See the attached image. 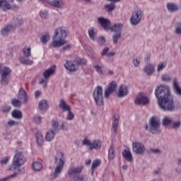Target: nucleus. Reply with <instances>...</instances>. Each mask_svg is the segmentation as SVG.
I'll list each match as a JSON object with an SVG mask.
<instances>
[{
    "label": "nucleus",
    "instance_id": "nucleus-43",
    "mask_svg": "<svg viewBox=\"0 0 181 181\" xmlns=\"http://www.w3.org/2000/svg\"><path fill=\"white\" fill-rule=\"evenodd\" d=\"M40 40L42 43H43L44 45H46V43H47V42L50 40V34L47 33H45L41 37Z\"/></svg>",
    "mask_w": 181,
    "mask_h": 181
},
{
    "label": "nucleus",
    "instance_id": "nucleus-11",
    "mask_svg": "<svg viewBox=\"0 0 181 181\" xmlns=\"http://www.w3.org/2000/svg\"><path fill=\"white\" fill-rule=\"evenodd\" d=\"M83 170V167H71L69 168V170L68 171V174L70 176V177H73L74 180L78 177L80 173H81V171Z\"/></svg>",
    "mask_w": 181,
    "mask_h": 181
},
{
    "label": "nucleus",
    "instance_id": "nucleus-4",
    "mask_svg": "<svg viewBox=\"0 0 181 181\" xmlns=\"http://www.w3.org/2000/svg\"><path fill=\"white\" fill-rule=\"evenodd\" d=\"M54 162L56 165L54 172L51 173L50 180H55L59 177V175L63 171L66 159L63 153H57L54 158Z\"/></svg>",
    "mask_w": 181,
    "mask_h": 181
},
{
    "label": "nucleus",
    "instance_id": "nucleus-23",
    "mask_svg": "<svg viewBox=\"0 0 181 181\" xmlns=\"http://www.w3.org/2000/svg\"><path fill=\"white\" fill-rule=\"evenodd\" d=\"M38 108L40 111H47L49 110V102L47 100H42L38 102Z\"/></svg>",
    "mask_w": 181,
    "mask_h": 181
},
{
    "label": "nucleus",
    "instance_id": "nucleus-15",
    "mask_svg": "<svg viewBox=\"0 0 181 181\" xmlns=\"http://www.w3.org/2000/svg\"><path fill=\"white\" fill-rule=\"evenodd\" d=\"M117 90V83L115 81H112L110 86L105 90V98H109L110 94H112Z\"/></svg>",
    "mask_w": 181,
    "mask_h": 181
},
{
    "label": "nucleus",
    "instance_id": "nucleus-38",
    "mask_svg": "<svg viewBox=\"0 0 181 181\" xmlns=\"http://www.w3.org/2000/svg\"><path fill=\"white\" fill-rule=\"evenodd\" d=\"M121 36H122V33H115L112 36V42H113L114 45L118 44V40L121 39Z\"/></svg>",
    "mask_w": 181,
    "mask_h": 181
},
{
    "label": "nucleus",
    "instance_id": "nucleus-7",
    "mask_svg": "<svg viewBox=\"0 0 181 181\" xmlns=\"http://www.w3.org/2000/svg\"><path fill=\"white\" fill-rule=\"evenodd\" d=\"M93 98L95 100V103L96 105L101 107V105H104V97L103 96V87L97 86L93 90Z\"/></svg>",
    "mask_w": 181,
    "mask_h": 181
},
{
    "label": "nucleus",
    "instance_id": "nucleus-34",
    "mask_svg": "<svg viewBox=\"0 0 181 181\" xmlns=\"http://www.w3.org/2000/svg\"><path fill=\"white\" fill-rule=\"evenodd\" d=\"M35 138H36V142L38 145V146H42L43 145V134H42V132H37L35 134Z\"/></svg>",
    "mask_w": 181,
    "mask_h": 181
},
{
    "label": "nucleus",
    "instance_id": "nucleus-61",
    "mask_svg": "<svg viewBox=\"0 0 181 181\" xmlns=\"http://www.w3.org/2000/svg\"><path fill=\"white\" fill-rule=\"evenodd\" d=\"M12 107L11 106H4L1 107V111L6 114H8Z\"/></svg>",
    "mask_w": 181,
    "mask_h": 181
},
{
    "label": "nucleus",
    "instance_id": "nucleus-40",
    "mask_svg": "<svg viewBox=\"0 0 181 181\" xmlns=\"http://www.w3.org/2000/svg\"><path fill=\"white\" fill-rule=\"evenodd\" d=\"M11 115L13 118L21 119V118H22V112H21V110H14L11 112Z\"/></svg>",
    "mask_w": 181,
    "mask_h": 181
},
{
    "label": "nucleus",
    "instance_id": "nucleus-52",
    "mask_svg": "<svg viewBox=\"0 0 181 181\" xmlns=\"http://www.w3.org/2000/svg\"><path fill=\"white\" fill-rule=\"evenodd\" d=\"M166 62H160L157 66V71H162L166 67Z\"/></svg>",
    "mask_w": 181,
    "mask_h": 181
},
{
    "label": "nucleus",
    "instance_id": "nucleus-42",
    "mask_svg": "<svg viewBox=\"0 0 181 181\" xmlns=\"http://www.w3.org/2000/svg\"><path fill=\"white\" fill-rule=\"evenodd\" d=\"M20 62L21 64H24L25 66H29L33 64V62L28 58L21 57L20 58Z\"/></svg>",
    "mask_w": 181,
    "mask_h": 181
},
{
    "label": "nucleus",
    "instance_id": "nucleus-22",
    "mask_svg": "<svg viewBox=\"0 0 181 181\" xmlns=\"http://www.w3.org/2000/svg\"><path fill=\"white\" fill-rule=\"evenodd\" d=\"M118 124H119V115H115L113 116V122H112V129L114 134H117L118 132Z\"/></svg>",
    "mask_w": 181,
    "mask_h": 181
},
{
    "label": "nucleus",
    "instance_id": "nucleus-33",
    "mask_svg": "<svg viewBox=\"0 0 181 181\" xmlns=\"http://www.w3.org/2000/svg\"><path fill=\"white\" fill-rule=\"evenodd\" d=\"M155 70V68L153 67V65L151 64H148L144 67V71L146 73L147 76H152L153 74V71Z\"/></svg>",
    "mask_w": 181,
    "mask_h": 181
},
{
    "label": "nucleus",
    "instance_id": "nucleus-36",
    "mask_svg": "<svg viewBox=\"0 0 181 181\" xmlns=\"http://www.w3.org/2000/svg\"><path fill=\"white\" fill-rule=\"evenodd\" d=\"M173 122V119L169 117H165L162 120L163 127H169V125H172Z\"/></svg>",
    "mask_w": 181,
    "mask_h": 181
},
{
    "label": "nucleus",
    "instance_id": "nucleus-2",
    "mask_svg": "<svg viewBox=\"0 0 181 181\" xmlns=\"http://www.w3.org/2000/svg\"><path fill=\"white\" fill-rule=\"evenodd\" d=\"M26 162V158L23 156V153L21 151H16L13 158L11 165L10 166L8 170H15V173L11 175H8L4 178L0 179V181H8L9 179H15L18 176V173L22 172V165Z\"/></svg>",
    "mask_w": 181,
    "mask_h": 181
},
{
    "label": "nucleus",
    "instance_id": "nucleus-63",
    "mask_svg": "<svg viewBox=\"0 0 181 181\" xmlns=\"http://www.w3.org/2000/svg\"><path fill=\"white\" fill-rule=\"evenodd\" d=\"M132 62L135 67H139V64L141 63V61L139 59L134 58Z\"/></svg>",
    "mask_w": 181,
    "mask_h": 181
},
{
    "label": "nucleus",
    "instance_id": "nucleus-27",
    "mask_svg": "<svg viewBox=\"0 0 181 181\" xmlns=\"http://www.w3.org/2000/svg\"><path fill=\"white\" fill-rule=\"evenodd\" d=\"M88 33L90 40H92V42H95L97 39V31L95 30V28L93 27L90 28L88 30Z\"/></svg>",
    "mask_w": 181,
    "mask_h": 181
},
{
    "label": "nucleus",
    "instance_id": "nucleus-24",
    "mask_svg": "<svg viewBox=\"0 0 181 181\" xmlns=\"http://www.w3.org/2000/svg\"><path fill=\"white\" fill-rule=\"evenodd\" d=\"M59 108H62V111L65 112L66 111H69V110H71V107L66 103V100L64 99H60L59 100Z\"/></svg>",
    "mask_w": 181,
    "mask_h": 181
},
{
    "label": "nucleus",
    "instance_id": "nucleus-19",
    "mask_svg": "<svg viewBox=\"0 0 181 181\" xmlns=\"http://www.w3.org/2000/svg\"><path fill=\"white\" fill-rule=\"evenodd\" d=\"M64 67L65 69H66V70L71 72L77 71V70H78V67L76 66V63H74V61H66V62L64 64Z\"/></svg>",
    "mask_w": 181,
    "mask_h": 181
},
{
    "label": "nucleus",
    "instance_id": "nucleus-5",
    "mask_svg": "<svg viewBox=\"0 0 181 181\" xmlns=\"http://www.w3.org/2000/svg\"><path fill=\"white\" fill-rule=\"evenodd\" d=\"M146 131L152 134V135H160L162 134V128H160V119L157 117L153 116L150 118L148 124L144 126Z\"/></svg>",
    "mask_w": 181,
    "mask_h": 181
},
{
    "label": "nucleus",
    "instance_id": "nucleus-60",
    "mask_svg": "<svg viewBox=\"0 0 181 181\" xmlns=\"http://www.w3.org/2000/svg\"><path fill=\"white\" fill-rule=\"evenodd\" d=\"M16 125H19V122H16L14 120H9L7 122V127H16Z\"/></svg>",
    "mask_w": 181,
    "mask_h": 181
},
{
    "label": "nucleus",
    "instance_id": "nucleus-44",
    "mask_svg": "<svg viewBox=\"0 0 181 181\" xmlns=\"http://www.w3.org/2000/svg\"><path fill=\"white\" fill-rule=\"evenodd\" d=\"M85 49L87 52L88 56H89V57H91V59H93L94 57V50L93 49V48L90 47H87V46H84Z\"/></svg>",
    "mask_w": 181,
    "mask_h": 181
},
{
    "label": "nucleus",
    "instance_id": "nucleus-57",
    "mask_svg": "<svg viewBox=\"0 0 181 181\" xmlns=\"http://www.w3.org/2000/svg\"><path fill=\"white\" fill-rule=\"evenodd\" d=\"M23 54L25 57H30V47L23 49Z\"/></svg>",
    "mask_w": 181,
    "mask_h": 181
},
{
    "label": "nucleus",
    "instance_id": "nucleus-62",
    "mask_svg": "<svg viewBox=\"0 0 181 181\" xmlns=\"http://www.w3.org/2000/svg\"><path fill=\"white\" fill-rule=\"evenodd\" d=\"M9 162V157H4L0 160L1 165H7Z\"/></svg>",
    "mask_w": 181,
    "mask_h": 181
},
{
    "label": "nucleus",
    "instance_id": "nucleus-50",
    "mask_svg": "<svg viewBox=\"0 0 181 181\" xmlns=\"http://www.w3.org/2000/svg\"><path fill=\"white\" fill-rule=\"evenodd\" d=\"M11 104L13 105V107H21L22 105V101L13 98L11 100Z\"/></svg>",
    "mask_w": 181,
    "mask_h": 181
},
{
    "label": "nucleus",
    "instance_id": "nucleus-64",
    "mask_svg": "<svg viewBox=\"0 0 181 181\" xmlns=\"http://www.w3.org/2000/svg\"><path fill=\"white\" fill-rule=\"evenodd\" d=\"M34 121L36 124H40L42 122V117L36 115L34 117Z\"/></svg>",
    "mask_w": 181,
    "mask_h": 181
},
{
    "label": "nucleus",
    "instance_id": "nucleus-35",
    "mask_svg": "<svg viewBox=\"0 0 181 181\" xmlns=\"http://www.w3.org/2000/svg\"><path fill=\"white\" fill-rule=\"evenodd\" d=\"M115 158V148L114 145H111L108 150V159L109 160H114Z\"/></svg>",
    "mask_w": 181,
    "mask_h": 181
},
{
    "label": "nucleus",
    "instance_id": "nucleus-41",
    "mask_svg": "<svg viewBox=\"0 0 181 181\" xmlns=\"http://www.w3.org/2000/svg\"><path fill=\"white\" fill-rule=\"evenodd\" d=\"M43 168V165H42V163L40 162H34L33 164V169L35 170V172H40Z\"/></svg>",
    "mask_w": 181,
    "mask_h": 181
},
{
    "label": "nucleus",
    "instance_id": "nucleus-53",
    "mask_svg": "<svg viewBox=\"0 0 181 181\" xmlns=\"http://www.w3.org/2000/svg\"><path fill=\"white\" fill-rule=\"evenodd\" d=\"M93 67L96 70L97 73H98V74L103 76L104 71H103V66L99 65H94Z\"/></svg>",
    "mask_w": 181,
    "mask_h": 181
},
{
    "label": "nucleus",
    "instance_id": "nucleus-48",
    "mask_svg": "<svg viewBox=\"0 0 181 181\" xmlns=\"http://www.w3.org/2000/svg\"><path fill=\"white\" fill-rule=\"evenodd\" d=\"M104 8L107 11V12L111 13L114 9H115V4H106L104 6Z\"/></svg>",
    "mask_w": 181,
    "mask_h": 181
},
{
    "label": "nucleus",
    "instance_id": "nucleus-18",
    "mask_svg": "<svg viewBox=\"0 0 181 181\" xmlns=\"http://www.w3.org/2000/svg\"><path fill=\"white\" fill-rule=\"evenodd\" d=\"M129 93V90L128 89V86L125 85H121L119 89V91L117 93V97L119 98H122V97H125L128 95Z\"/></svg>",
    "mask_w": 181,
    "mask_h": 181
},
{
    "label": "nucleus",
    "instance_id": "nucleus-45",
    "mask_svg": "<svg viewBox=\"0 0 181 181\" xmlns=\"http://www.w3.org/2000/svg\"><path fill=\"white\" fill-rule=\"evenodd\" d=\"M181 127V121H173V123L171 124L172 129H179Z\"/></svg>",
    "mask_w": 181,
    "mask_h": 181
},
{
    "label": "nucleus",
    "instance_id": "nucleus-10",
    "mask_svg": "<svg viewBox=\"0 0 181 181\" xmlns=\"http://www.w3.org/2000/svg\"><path fill=\"white\" fill-rule=\"evenodd\" d=\"M53 74H54V69L53 68H49L42 73L44 78L40 79V84H43L44 88H46V87H47L46 80H47V78H49L51 76H53Z\"/></svg>",
    "mask_w": 181,
    "mask_h": 181
},
{
    "label": "nucleus",
    "instance_id": "nucleus-49",
    "mask_svg": "<svg viewBox=\"0 0 181 181\" xmlns=\"http://www.w3.org/2000/svg\"><path fill=\"white\" fill-rule=\"evenodd\" d=\"M98 43L100 46H104L107 43V40L105 39V37H104L103 35L100 36L98 40Z\"/></svg>",
    "mask_w": 181,
    "mask_h": 181
},
{
    "label": "nucleus",
    "instance_id": "nucleus-55",
    "mask_svg": "<svg viewBox=\"0 0 181 181\" xmlns=\"http://www.w3.org/2000/svg\"><path fill=\"white\" fill-rule=\"evenodd\" d=\"M40 16L42 19H47V17L49 16V12H47V11H46V10H42L40 13Z\"/></svg>",
    "mask_w": 181,
    "mask_h": 181
},
{
    "label": "nucleus",
    "instance_id": "nucleus-54",
    "mask_svg": "<svg viewBox=\"0 0 181 181\" xmlns=\"http://www.w3.org/2000/svg\"><path fill=\"white\" fill-rule=\"evenodd\" d=\"M74 180L75 181H88V177L85 175H78L76 178H74Z\"/></svg>",
    "mask_w": 181,
    "mask_h": 181
},
{
    "label": "nucleus",
    "instance_id": "nucleus-20",
    "mask_svg": "<svg viewBox=\"0 0 181 181\" xmlns=\"http://www.w3.org/2000/svg\"><path fill=\"white\" fill-rule=\"evenodd\" d=\"M12 2H9V0H0V9L2 11H9L12 9Z\"/></svg>",
    "mask_w": 181,
    "mask_h": 181
},
{
    "label": "nucleus",
    "instance_id": "nucleus-6",
    "mask_svg": "<svg viewBox=\"0 0 181 181\" xmlns=\"http://www.w3.org/2000/svg\"><path fill=\"white\" fill-rule=\"evenodd\" d=\"M11 71L9 67H2V64H0L1 84L2 86H8V84H9V77H11Z\"/></svg>",
    "mask_w": 181,
    "mask_h": 181
},
{
    "label": "nucleus",
    "instance_id": "nucleus-16",
    "mask_svg": "<svg viewBox=\"0 0 181 181\" xmlns=\"http://www.w3.org/2000/svg\"><path fill=\"white\" fill-rule=\"evenodd\" d=\"M17 97L18 100H23L22 101L23 104H28L29 97L28 96V93H26V90H25L23 88H21L19 89Z\"/></svg>",
    "mask_w": 181,
    "mask_h": 181
},
{
    "label": "nucleus",
    "instance_id": "nucleus-28",
    "mask_svg": "<svg viewBox=\"0 0 181 181\" xmlns=\"http://www.w3.org/2000/svg\"><path fill=\"white\" fill-rule=\"evenodd\" d=\"M122 155L127 162H132V160H134V158L132 157V154L129 150H124Z\"/></svg>",
    "mask_w": 181,
    "mask_h": 181
},
{
    "label": "nucleus",
    "instance_id": "nucleus-30",
    "mask_svg": "<svg viewBox=\"0 0 181 181\" xmlns=\"http://www.w3.org/2000/svg\"><path fill=\"white\" fill-rule=\"evenodd\" d=\"M89 149L90 151H93V149H101V141L100 140H94L91 143L90 146H89Z\"/></svg>",
    "mask_w": 181,
    "mask_h": 181
},
{
    "label": "nucleus",
    "instance_id": "nucleus-1",
    "mask_svg": "<svg viewBox=\"0 0 181 181\" xmlns=\"http://www.w3.org/2000/svg\"><path fill=\"white\" fill-rule=\"evenodd\" d=\"M155 95L158 99V105L162 111L173 112L176 111V103L170 92V88L167 85L157 86L155 90Z\"/></svg>",
    "mask_w": 181,
    "mask_h": 181
},
{
    "label": "nucleus",
    "instance_id": "nucleus-17",
    "mask_svg": "<svg viewBox=\"0 0 181 181\" xmlns=\"http://www.w3.org/2000/svg\"><path fill=\"white\" fill-rule=\"evenodd\" d=\"M135 104H136V105H141V104H143V105H146V104H149V99L146 98V96L141 94L137 97V98H136Z\"/></svg>",
    "mask_w": 181,
    "mask_h": 181
},
{
    "label": "nucleus",
    "instance_id": "nucleus-32",
    "mask_svg": "<svg viewBox=\"0 0 181 181\" xmlns=\"http://www.w3.org/2000/svg\"><path fill=\"white\" fill-rule=\"evenodd\" d=\"M23 25V20L22 18L17 17L16 18H14L13 22L12 24H11V26L14 27V30L16 29V28H19V26H22Z\"/></svg>",
    "mask_w": 181,
    "mask_h": 181
},
{
    "label": "nucleus",
    "instance_id": "nucleus-8",
    "mask_svg": "<svg viewBox=\"0 0 181 181\" xmlns=\"http://www.w3.org/2000/svg\"><path fill=\"white\" fill-rule=\"evenodd\" d=\"M144 17V11L142 10H137L134 11L132 13V16L130 18V23L132 26H138L141 21H142V18Z\"/></svg>",
    "mask_w": 181,
    "mask_h": 181
},
{
    "label": "nucleus",
    "instance_id": "nucleus-29",
    "mask_svg": "<svg viewBox=\"0 0 181 181\" xmlns=\"http://www.w3.org/2000/svg\"><path fill=\"white\" fill-rule=\"evenodd\" d=\"M166 8L168 12L175 13L179 11V7L175 3L170 2L166 5Z\"/></svg>",
    "mask_w": 181,
    "mask_h": 181
},
{
    "label": "nucleus",
    "instance_id": "nucleus-39",
    "mask_svg": "<svg viewBox=\"0 0 181 181\" xmlns=\"http://www.w3.org/2000/svg\"><path fill=\"white\" fill-rule=\"evenodd\" d=\"M99 165H101V160L96 159L93 161L91 166V175L94 174V170L96 168H98Z\"/></svg>",
    "mask_w": 181,
    "mask_h": 181
},
{
    "label": "nucleus",
    "instance_id": "nucleus-3",
    "mask_svg": "<svg viewBox=\"0 0 181 181\" xmlns=\"http://www.w3.org/2000/svg\"><path fill=\"white\" fill-rule=\"evenodd\" d=\"M54 36L52 37L53 42L52 43L53 47H61V46H64L66 41V37L69 36L70 32L69 30L64 26H59L54 30Z\"/></svg>",
    "mask_w": 181,
    "mask_h": 181
},
{
    "label": "nucleus",
    "instance_id": "nucleus-25",
    "mask_svg": "<svg viewBox=\"0 0 181 181\" xmlns=\"http://www.w3.org/2000/svg\"><path fill=\"white\" fill-rule=\"evenodd\" d=\"M122 28H124V24L117 23L113 25L112 26H110L109 30H111V32H115V33H121Z\"/></svg>",
    "mask_w": 181,
    "mask_h": 181
},
{
    "label": "nucleus",
    "instance_id": "nucleus-14",
    "mask_svg": "<svg viewBox=\"0 0 181 181\" xmlns=\"http://www.w3.org/2000/svg\"><path fill=\"white\" fill-rule=\"evenodd\" d=\"M117 90V83L115 81H112L110 86L105 90V98H109L110 94H112Z\"/></svg>",
    "mask_w": 181,
    "mask_h": 181
},
{
    "label": "nucleus",
    "instance_id": "nucleus-46",
    "mask_svg": "<svg viewBox=\"0 0 181 181\" xmlns=\"http://www.w3.org/2000/svg\"><path fill=\"white\" fill-rule=\"evenodd\" d=\"M66 111L68 112L66 116V121H73L74 119V113L71 112V110H66Z\"/></svg>",
    "mask_w": 181,
    "mask_h": 181
},
{
    "label": "nucleus",
    "instance_id": "nucleus-12",
    "mask_svg": "<svg viewBox=\"0 0 181 181\" xmlns=\"http://www.w3.org/2000/svg\"><path fill=\"white\" fill-rule=\"evenodd\" d=\"M98 23L103 28L104 30H110L111 28V21L104 17H99L98 18Z\"/></svg>",
    "mask_w": 181,
    "mask_h": 181
},
{
    "label": "nucleus",
    "instance_id": "nucleus-13",
    "mask_svg": "<svg viewBox=\"0 0 181 181\" xmlns=\"http://www.w3.org/2000/svg\"><path fill=\"white\" fill-rule=\"evenodd\" d=\"M40 1H45L47 4L54 6V8H63L66 3L63 0H39Z\"/></svg>",
    "mask_w": 181,
    "mask_h": 181
},
{
    "label": "nucleus",
    "instance_id": "nucleus-58",
    "mask_svg": "<svg viewBox=\"0 0 181 181\" xmlns=\"http://www.w3.org/2000/svg\"><path fill=\"white\" fill-rule=\"evenodd\" d=\"M150 152H151V153H154L155 155H160V153H162V151H160V149L153 148H150Z\"/></svg>",
    "mask_w": 181,
    "mask_h": 181
},
{
    "label": "nucleus",
    "instance_id": "nucleus-26",
    "mask_svg": "<svg viewBox=\"0 0 181 181\" xmlns=\"http://www.w3.org/2000/svg\"><path fill=\"white\" fill-rule=\"evenodd\" d=\"M173 88L175 90V94L179 97H181V87L179 85L177 78H175L173 80Z\"/></svg>",
    "mask_w": 181,
    "mask_h": 181
},
{
    "label": "nucleus",
    "instance_id": "nucleus-51",
    "mask_svg": "<svg viewBox=\"0 0 181 181\" xmlns=\"http://www.w3.org/2000/svg\"><path fill=\"white\" fill-rule=\"evenodd\" d=\"M175 34L181 35V22H178L175 25Z\"/></svg>",
    "mask_w": 181,
    "mask_h": 181
},
{
    "label": "nucleus",
    "instance_id": "nucleus-56",
    "mask_svg": "<svg viewBox=\"0 0 181 181\" xmlns=\"http://www.w3.org/2000/svg\"><path fill=\"white\" fill-rule=\"evenodd\" d=\"M161 80L162 81L168 82V81H170L172 80V78L170 77V76L166 74H164L161 76Z\"/></svg>",
    "mask_w": 181,
    "mask_h": 181
},
{
    "label": "nucleus",
    "instance_id": "nucleus-9",
    "mask_svg": "<svg viewBox=\"0 0 181 181\" xmlns=\"http://www.w3.org/2000/svg\"><path fill=\"white\" fill-rule=\"evenodd\" d=\"M133 152L136 155H144L145 153V145L141 142H133L132 143Z\"/></svg>",
    "mask_w": 181,
    "mask_h": 181
},
{
    "label": "nucleus",
    "instance_id": "nucleus-59",
    "mask_svg": "<svg viewBox=\"0 0 181 181\" xmlns=\"http://www.w3.org/2000/svg\"><path fill=\"white\" fill-rule=\"evenodd\" d=\"M61 128L62 131H69V122H63Z\"/></svg>",
    "mask_w": 181,
    "mask_h": 181
},
{
    "label": "nucleus",
    "instance_id": "nucleus-31",
    "mask_svg": "<svg viewBox=\"0 0 181 181\" xmlns=\"http://www.w3.org/2000/svg\"><path fill=\"white\" fill-rule=\"evenodd\" d=\"M56 134H57V132H54L53 130H49L45 136L46 141H47L48 142H50V141H53V139H54V137L56 136Z\"/></svg>",
    "mask_w": 181,
    "mask_h": 181
},
{
    "label": "nucleus",
    "instance_id": "nucleus-21",
    "mask_svg": "<svg viewBox=\"0 0 181 181\" xmlns=\"http://www.w3.org/2000/svg\"><path fill=\"white\" fill-rule=\"evenodd\" d=\"M12 30H15V27L11 25H7L3 27L1 30V36H8Z\"/></svg>",
    "mask_w": 181,
    "mask_h": 181
},
{
    "label": "nucleus",
    "instance_id": "nucleus-37",
    "mask_svg": "<svg viewBox=\"0 0 181 181\" xmlns=\"http://www.w3.org/2000/svg\"><path fill=\"white\" fill-rule=\"evenodd\" d=\"M74 63L76 67H78V66H86L87 64V60L78 57L74 60Z\"/></svg>",
    "mask_w": 181,
    "mask_h": 181
},
{
    "label": "nucleus",
    "instance_id": "nucleus-47",
    "mask_svg": "<svg viewBox=\"0 0 181 181\" xmlns=\"http://www.w3.org/2000/svg\"><path fill=\"white\" fill-rule=\"evenodd\" d=\"M52 129L51 131H54V132H57V130L59 129V122L57 120H52Z\"/></svg>",
    "mask_w": 181,
    "mask_h": 181
}]
</instances>
